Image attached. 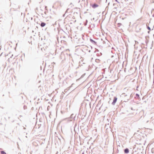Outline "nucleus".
<instances>
[{
	"label": "nucleus",
	"mask_w": 154,
	"mask_h": 154,
	"mask_svg": "<svg viewBox=\"0 0 154 154\" xmlns=\"http://www.w3.org/2000/svg\"><path fill=\"white\" fill-rule=\"evenodd\" d=\"M45 25V23H42L41 24V26L42 27H44Z\"/></svg>",
	"instance_id": "nucleus-4"
},
{
	"label": "nucleus",
	"mask_w": 154,
	"mask_h": 154,
	"mask_svg": "<svg viewBox=\"0 0 154 154\" xmlns=\"http://www.w3.org/2000/svg\"><path fill=\"white\" fill-rule=\"evenodd\" d=\"M98 6V5L96 4H94L92 5V7L93 8H96Z\"/></svg>",
	"instance_id": "nucleus-2"
},
{
	"label": "nucleus",
	"mask_w": 154,
	"mask_h": 154,
	"mask_svg": "<svg viewBox=\"0 0 154 154\" xmlns=\"http://www.w3.org/2000/svg\"><path fill=\"white\" fill-rule=\"evenodd\" d=\"M1 154H6V152H5L4 151H1Z\"/></svg>",
	"instance_id": "nucleus-6"
},
{
	"label": "nucleus",
	"mask_w": 154,
	"mask_h": 154,
	"mask_svg": "<svg viewBox=\"0 0 154 154\" xmlns=\"http://www.w3.org/2000/svg\"><path fill=\"white\" fill-rule=\"evenodd\" d=\"M82 154H84V153H82Z\"/></svg>",
	"instance_id": "nucleus-9"
},
{
	"label": "nucleus",
	"mask_w": 154,
	"mask_h": 154,
	"mask_svg": "<svg viewBox=\"0 0 154 154\" xmlns=\"http://www.w3.org/2000/svg\"><path fill=\"white\" fill-rule=\"evenodd\" d=\"M124 152L125 153H128L129 152V150L128 149L126 148L124 150Z\"/></svg>",
	"instance_id": "nucleus-3"
},
{
	"label": "nucleus",
	"mask_w": 154,
	"mask_h": 154,
	"mask_svg": "<svg viewBox=\"0 0 154 154\" xmlns=\"http://www.w3.org/2000/svg\"><path fill=\"white\" fill-rule=\"evenodd\" d=\"M148 29H149V30H150V27H148Z\"/></svg>",
	"instance_id": "nucleus-8"
},
{
	"label": "nucleus",
	"mask_w": 154,
	"mask_h": 154,
	"mask_svg": "<svg viewBox=\"0 0 154 154\" xmlns=\"http://www.w3.org/2000/svg\"><path fill=\"white\" fill-rule=\"evenodd\" d=\"M70 18V17L69 16H67L65 18L66 20H69Z\"/></svg>",
	"instance_id": "nucleus-5"
},
{
	"label": "nucleus",
	"mask_w": 154,
	"mask_h": 154,
	"mask_svg": "<svg viewBox=\"0 0 154 154\" xmlns=\"http://www.w3.org/2000/svg\"><path fill=\"white\" fill-rule=\"evenodd\" d=\"M136 95L137 97H139V95H138V94H136Z\"/></svg>",
	"instance_id": "nucleus-7"
},
{
	"label": "nucleus",
	"mask_w": 154,
	"mask_h": 154,
	"mask_svg": "<svg viewBox=\"0 0 154 154\" xmlns=\"http://www.w3.org/2000/svg\"><path fill=\"white\" fill-rule=\"evenodd\" d=\"M117 98L116 97H115L114 98V99L113 100V101L112 103V104L113 105H114L115 103H116L117 100Z\"/></svg>",
	"instance_id": "nucleus-1"
}]
</instances>
